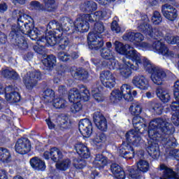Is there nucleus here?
<instances>
[{
    "label": "nucleus",
    "instance_id": "nucleus-26",
    "mask_svg": "<svg viewBox=\"0 0 179 179\" xmlns=\"http://www.w3.org/2000/svg\"><path fill=\"white\" fill-rule=\"evenodd\" d=\"M110 171L117 179H125L127 178V173H125L124 168L117 163L111 164Z\"/></svg>",
    "mask_w": 179,
    "mask_h": 179
},
{
    "label": "nucleus",
    "instance_id": "nucleus-15",
    "mask_svg": "<svg viewBox=\"0 0 179 179\" xmlns=\"http://www.w3.org/2000/svg\"><path fill=\"white\" fill-rule=\"evenodd\" d=\"M38 80H41V72L38 71L29 72L22 78V82L28 90H33L37 86Z\"/></svg>",
    "mask_w": 179,
    "mask_h": 179
},
{
    "label": "nucleus",
    "instance_id": "nucleus-28",
    "mask_svg": "<svg viewBox=\"0 0 179 179\" xmlns=\"http://www.w3.org/2000/svg\"><path fill=\"white\" fill-rule=\"evenodd\" d=\"M155 93L158 99H159V100L162 101V103H164V104L169 103V101L171 100V95H170V92H169L166 88L158 87L156 89Z\"/></svg>",
    "mask_w": 179,
    "mask_h": 179
},
{
    "label": "nucleus",
    "instance_id": "nucleus-23",
    "mask_svg": "<svg viewBox=\"0 0 179 179\" xmlns=\"http://www.w3.org/2000/svg\"><path fill=\"white\" fill-rule=\"evenodd\" d=\"M42 64L45 71L51 72L57 66V57L54 55H48L45 58L42 59Z\"/></svg>",
    "mask_w": 179,
    "mask_h": 179
},
{
    "label": "nucleus",
    "instance_id": "nucleus-44",
    "mask_svg": "<svg viewBox=\"0 0 179 179\" xmlns=\"http://www.w3.org/2000/svg\"><path fill=\"white\" fill-rule=\"evenodd\" d=\"M73 166L77 169V170H82L86 167V161L83 158H77L74 159Z\"/></svg>",
    "mask_w": 179,
    "mask_h": 179
},
{
    "label": "nucleus",
    "instance_id": "nucleus-6",
    "mask_svg": "<svg viewBox=\"0 0 179 179\" xmlns=\"http://www.w3.org/2000/svg\"><path fill=\"white\" fill-rule=\"evenodd\" d=\"M106 14L101 10L96 11L94 13L93 19L92 14H80L73 22V33H87L90 29V23H94L97 20H103Z\"/></svg>",
    "mask_w": 179,
    "mask_h": 179
},
{
    "label": "nucleus",
    "instance_id": "nucleus-50",
    "mask_svg": "<svg viewBox=\"0 0 179 179\" xmlns=\"http://www.w3.org/2000/svg\"><path fill=\"white\" fill-rule=\"evenodd\" d=\"M30 6L34 8V9H41L42 10H45V6L41 4L39 1H32L30 3Z\"/></svg>",
    "mask_w": 179,
    "mask_h": 179
},
{
    "label": "nucleus",
    "instance_id": "nucleus-34",
    "mask_svg": "<svg viewBox=\"0 0 179 179\" xmlns=\"http://www.w3.org/2000/svg\"><path fill=\"white\" fill-rule=\"evenodd\" d=\"M74 78L76 80L86 82L89 78V73L83 69H77L76 71L74 72Z\"/></svg>",
    "mask_w": 179,
    "mask_h": 179
},
{
    "label": "nucleus",
    "instance_id": "nucleus-7",
    "mask_svg": "<svg viewBox=\"0 0 179 179\" xmlns=\"http://www.w3.org/2000/svg\"><path fill=\"white\" fill-rule=\"evenodd\" d=\"M122 64L115 59V58L112 57L108 60H104L102 62V66L106 68V69H110V71H120V75L124 79L128 78L131 75H132V71H138V66H135L134 64L130 63L129 61H127L125 58L122 59Z\"/></svg>",
    "mask_w": 179,
    "mask_h": 179
},
{
    "label": "nucleus",
    "instance_id": "nucleus-48",
    "mask_svg": "<svg viewBox=\"0 0 179 179\" xmlns=\"http://www.w3.org/2000/svg\"><path fill=\"white\" fill-rule=\"evenodd\" d=\"M80 101H76L75 102H71L73 103V106H71V113H79V111H80V110H82V108H83V106L82 105V103H80Z\"/></svg>",
    "mask_w": 179,
    "mask_h": 179
},
{
    "label": "nucleus",
    "instance_id": "nucleus-45",
    "mask_svg": "<svg viewBox=\"0 0 179 179\" xmlns=\"http://www.w3.org/2000/svg\"><path fill=\"white\" fill-rule=\"evenodd\" d=\"M163 18L162 17V15L157 10L154 11L153 15L151 19V22L153 24L157 25L159 23H162Z\"/></svg>",
    "mask_w": 179,
    "mask_h": 179
},
{
    "label": "nucleus",
    "instance_id": "nucleus-21",
    "mask_svg": "<svg viewBox=\"0 0 179 179\" xmlns=\"http://www.w3.org/2000/svg\"><path fill=\"white\" fill-rule=\"evenodd\" d=\"M178 163L176 165V171L173 169L169 168L166 164H162L159 166L160 171H163L162 176L166 179H179V156L178 157Z\"/></svg>",
    "mask_w": 179,
    "mask_h": 179
},
{
    "label": "nucleus",
    "instance_id": "nucleus-14",
    "mask_svg": "<svg viewBox=\"0 0 179 179\" xmlns=\"http://www.w3.org/2000/svg\"><path fill=\"white\" fill-rule=\"evenodd\" d=\"M150 169V164H149V162L146 160L140 159L137 162V169H135L133 167H129L126 171L127 174L130 178L141 179V173H143V174H145V173H148Z\"/></svg>",
    "mask_w": 179,
    "mask_h": 179
},
{
    "label": "nucleus",
    "instance_id": "nucleus-36",
    "mask_svg": "<svg viewBox=\"0 0 179 179\" xmlns=\"http://www.w3.org/2000/svg\"><path fill=\"white\" fill-rule=\"evenodd\" d=\"M73 128V122L69 119H63L59 124V129L65 132Z\"/></svg>",
    "mask_w": 179,
    "mask_h": 179
},
{
    "label": "nucleus",
    "instance_id": "nucleus-30",
    "mask_svg": "<svg viewBox=\"0 0 179 179\" xmlns=\"http://www.w3.org/2000/svg\"><path fill=\"white\" fill-rule=\"evenodd\" d=\"M0 162L1 163H10L12 162V154L8 149L0 148Z\"/></svg>",
    "mask_w": 179,
    "mask_h": 179
},
{
    "label": "nucleus",
    "instance_id": "nucleus-33",
    "mask_svg": "<svg viewBox=\"0 0 179 179\" xmlns=\"http://www.w3.org/2000/svg\"><path fill=\"white\" fill-rule=\"evenodd\" d=\"M6 100L8 103H19L22 96L20 94L16 91L11 92L10 93L5 94Z\"/></svg>",
    "mask_w": 179,
    "mask_h": 179
},
{
    "label": "nucleus",
    "instance_id": "nucleus-31",
    "mask_svg": "<svg viewBox=\"0 0 179 179\" xmlns=\"http://www.w3.org/2000/svg\"><path fill=\"white\" fill-rule=\"evenodd\" d=\"M82 10L87 13H93V12L97 10V3L93 1H86L83 5Z\"/></svg>",
    "mask_w": 179,
    "mask_h": 179
},
{
    "label": "nucleus",
    "instance_id": "nucleus-24",
    "mask_svg": "<svg viewBox=\"0 0 179 179\" xmlns=\"http://www.w3.org/2000/svg\"><path fill=\"white\" fill-rule=\"evenodd\" d=\"M132 83L141 90H147L149 87V81L143 75L135 76L132 80Z\"/></svg>",
    "mask_w": 179,
    "mask_h": 179
},
{
    "label": "nucleus",
    "instance_id": "nucleus-12",
    "mask_svg": "<svg viewBox=\"0 0 179 179\" xmlns=\"http://www.w3.org/2000/svg\"><path fill=\"white\" fill-rule=\"evenodd\" d=\"M89 100H90V91L83 85H81L80 91L78 88H73L69 92V101L70 103L79 101L85 102L89 101Z\"/></svg>",
    "mask_w": 179,
    "mask_h": 179
},
{
    "label": "nucleus",
    "instance_id": "nucleus-52",
    "mask_svg": "<svg viewBox=\"0 0 179 179\" xmlns=\"http://www.w3.org/2000/svg\"><path fill=\"white\" fill-rule=\"evenodd\" d=\"M33 57H34V53L33 52H27L23 55L22 57L24 61H31Z\"/></svg>",
    "mask_w": 179,
    "mask_h": 179
},
{
    "label": "nucleus",
    "instance_id": "nucleus-42",
    "mask_svg": "<svg viewBox=\"0 0 179 179\" xmlns=\"http://www.w3.org/2000/svg\"><path fill=\"white\" fill-rule=\"evenodd\" d=\"M57 58L61 62H71L72 56L65 52H59L57 53Z\"/></svg>",
    "mask_w": 179,
    "mask_h": 179
},
{
    "label": "nucleus",
    "instance_id": "nucleus-55",
    "mask_svg": "<svg viewBox=\"0 0 179 179\" xmlns=\"http://www.w3.org/2000/svg\"><path fill=\"white\" fill-rule=\"evenodd\" d=\"M96 2H98L99 5H103L106 6V5H108L109 2H115V0H95Z\"/></svg>",
    "mask_w": 179,
    "mask_h": 179
},
{
    "label": "nucleus",
    "instance_id": "nucleus-27",
    "mask_svg": "<svg viewBox=\"0 0 179 179\" xmlns=\"http://www.w3.org/2000/svg\"><path fill=\"white\" fill-rule=\"evenodd\" d=\"M31 167L36 171H45L47 169L45 162L40 159L38 157H34L29 161Z\"/></svg>",
    "mask_w": 179,
    "mask_h": 179
},
{
    "label": "nucleus",
    "instance_id": "nucleus-18",
    "mask_svg": "<svg viewBox=\"0 0 179 179\" xmlns=\"http://www.w3.org/2000/svg\"><path fill=\"white\" fill-rule=\"evenodd\" d=\"M78 131L83 138H90L93 134V124L90 119L80 120L78 123Z\"/></svg>",
    "mask_w": 179,
    "mask_h": 179
},
{
    "label": "nucleus",
    "instance_id": "nucleus-63",
    "mask_svg": "<svg viewBox=\"0 0 179 179\" xmlns=\"http://www.w3.org/2000/svg\"><path fill=\"white\" fill-rule=\"evenodd\" d=\"M145 95H146V97H148V99H152L153 97V95L150 92H146Z\"/></svg>",
    "mask_w": 179,
    "mask_h": 179
},
{
    "label": "nucleus",
    "instance_id": "nucleus-2",
    "mask_svg": "<svg viewBox=\"0 0 179 179\" xmlns=\"http://www.w3.org/2000/svg\"><path fill=\"white\" fill-rule=\"evenodd\" d=\"M131 115H134L132 122L134 129H130L125 134L126 142L123 141L117 153L120 157L126 160H131L135 157V150L133 146H140L142 143V137L138 135L142 128H146V124L141 121V114L142 113V106L140 103H132L129 108Z\"/></svg>",
    "mask_w": 179,
    "mask_h": 179
},
{
    "label": "nucleus",
    "instance_id": "nucleus-40",
    "mask_svg": "<svg viewBox=\"0 0 179 179\" xmlns=\"http://www.w3.org/2000/svg\"><path fill=\"white\" fill-rule=\"evenodd\" d=\"M45 3V10L47 12H55L57 10V4L55 0H43Z\"/></svg>",
    "mask_w": 179,
    "mask_h": 179
},
{
    "label": "nucleus",
    "instance_id": "nucleus-47",
    "mask_svg": "<svg viewBox=\"0 0 179 179\" xmlns=\"http://www.w3.org/2000/svg\"><path fill=\"white\" fill-rule=\"evenodd\" d=\"M48 25H47L46 27H41L38 28V37H39V41H41V43H43V41H41V38L42 37H46L47 34H48Z\"/></svg>",
    "mask_w": 179,
    "mask_h": 179
},
{
    "label": "nucleus",
    "instance_id": "nucleus-51",
    "mask_svg": "<svg viewBox=\"0 0 179 179\" xmlns=\"http://www.w3.org/2000/svg\"><path fill=\"white\" fill-rule=\"evenodd\" d=\"M110 29L112 31H115V33H120L121 31V27H120L117 20H113L112 22Z\"/></svg>",
    "mask_w": 179,
    "mask_h": 179
},
{
    "label": "nucleus",
    "instance_id": "nucleus-57",
    "mask_svg": "<svg viewBox=\"0 0 179 179\" xmlns=\"http://www.w3.org/2000/svg\"><path fill=\"white\" fill-rule=\"evenodd\" d=\"M5 93V87L0 85V94H3ZM3 109V105H2V101L0 99V111H2Z\"/></svg>",
    "mask_w": 179,
    "mask_h": 179
},
{
    "label": "nucleus",
    "instance_id": "nucleus-56",
    "mask_svg": "<svg viewBox=\"0 0 179 179\" xmlns=\"http://www.w3.org/2000/svg\"><path fill=\"white\" fill-rule=\"evenodd\" d=\"M0 179H8V172L4 169H0Z\"/></svg>",
    "mask_w": 179,
    "mask_h": 179
},
{
    "label": "nucleus",
    "instance_id": "nucleus-35",
    "mask_svg": "<svg viewBox=\"0 0 179 179\" xmlns=\"http://www.w3.org/2000/svg\"><path fill=\"white\" fill-rule=\"evenodd\" d=\"M2 75L6 78V79H10V80H19L20 79V76L17 73V72L9 69H4L2 71Z\"/></svg>",
    "mask_w": 179,
    "mask_h": 179
},
{
    "label": "nucleus",
    "instance_id": "nucleus-13",
    "mask_svg": "<svg viewBox=\"0 0 179 179\" xmlns=\"http://www.w3.org/2000/svg\"><path fill=\"white\" fill-rule=\"evenodd\" d=\"M173 96L176 101L170 105L172 115V122L175 127H179V80L175 82L173 85Z\"/></svg>",
    "mask_w": 179,
    "mask_h": 179
},
{
    "label": "nucleus",
    "instance_id": "nucleus-3",
    "mask_svg": "<svg viewBox=\"0 0 179 179\" xmlns=\"http://www.w3.org/2000/svg\"><path fill=\"white\" fill-rule=\"evenodd\" d=\"M14 13L17 15V25H12L11 31L8 36L12 44L18 47L20 50L26 51V50H29V44L22 34L28 36L31 40H37L38 38V28L35 27L33 22H24L22 20L23 17L24 19V17L29 16L22 10H15Z\"/></svg>",
    "mask_w": 179,
    "mask_h": 179
},
{
    "label": "nucleus",
    "instance_id": "nucleus-29",
    "mask_svg": "<svg viewBox=\"0 0 179 179\" xmlns=\"http://www.w3.org/2000/svg\"><path fill=\"white\" fill-rule=\"evenodd\" d=\"M108 164V158L103 154H96L94 162V165L96 169L103 170L105 166Z\"/></svg>",
    "mask_w": 179,
    "mask_h": 179
},
{
    "label": "nucleus",
    "instance_id": "nucleus-59",
    "mask_svg": "<svg viewBox=\"0 0 179 179\" xmlns=\"http://www.w3.org/2000/svg\"><path fill=\"white\" fill-rule=\"evenodd\" d=\"M148 3H150V6H157L159 5V0H146Z\"/></svg>",
    "mask_w": 179,
    "mask_h": 179
},
{
    "label": "nucleus",
    "instance_id": "nucleus-54",
    "mask_svg": "<svg viewBox=\"0 0 179 179\" xmlns=\"http://www.w3.org/2000/svg\"><path fill=\"white\" fill-rule=\"evenodd\" d=\"M45 122L49 128V129H54L55 128V124L51 121V118H48L45 120Z\"/></svg>",
    "mask_w": 179,
    "mask_h": 179
},
{
    "label": "nucleus",
    "instance_id": "nucleus-61",
    "mask_svg": "<svg viewBox=\"0 0 179 179\" xmlns=\"http://www.w3.org/2000/svg\"><path fill=\"white\" fill-rule=\"evenodd\" d=\"M91 176L93 177V179L96 178V177H100V173L96 170L92 171Z\"/></svg>",
    "mask_w": 179,
    "mask_h": 179
},
{
    "label": "nucleus",
    "instance_id": "nucleus-49",
    "mask_svg": "<svg viewBox=\"0 0 179 179\" xmlns=\"http://www.w3.org/2000/svg\"><path fill=\"white\" fill-rule=\"evenodd\" d=\"M92 97H94L96 103H103V101H106V96L101 92H96V91H92Z\"/></svg>",
    "mask_w": 179,
    "mask_h": 179
},
{
    "label": "nucleus",
    "instance_id": "nucleus-64",
    "mask_svg": "<svg viewBox=\"0 0 179 179\" xmlns=\"http://www.w3.org/2000/svg\"><path fill=\"white\" fill-rule=\"evenodd\" d=\"M176 0H170L169 2L168 3V5H171H171L176 6Z\"/></svg>",
    "mask_w": 179,
    "mask_h": 179
},
{
    "label": "nucleus",
    "instance_id": "nucleus-32",
    "mask_svg": "<svg viewBox=\"0 0 179 179\" xmlns=\"http://www.w3.org/2000/svg\"><path fill=\"white\" fill-rule=\"evenodd\" d=\"M106 141H107V136L103 132L96 134L92 139L93 143L95 144L96 146H99V149L103 148V143H104Z\"/></svg>",
    "mask_w": 179,
    "mask_h": 179
},
{
    "label": "nucleus",
    "instance_id": "nucleus-41",
    "mask_svg": "<svg viewBox=\"0 0 179 179\" xmlns=\"http://www.w3.org/2000/svg\"><path fill=\"white\" fill-rule=\"evenodd\" d=\"M101 57L105 59V61H108L114 57V52H113V50L111 49L102 48L101 50Z\"/></svg>",
    "mask_w": 179,
    "mask_h": 179
},
{
    "label": "nucleus",
    "instance_id": "nucleus-62",
    "mask_svg": "<svg viewBox=\"0 0 179 179\" xmlns=\"http://www.w3.org/2000/svg\"><path fill=\"white\" fill-rule=\"evenodd\" d=\"M106 48H108V50H111L113 47V43H111V42H106Z\"/></svg>",
    "mask_w": 179,
    "mask_h": 179
},
{
    "label": "nucleus",
    "instance_id": "nucleus-19",
    "mask_svg": "<svg viewBox=\"0 0 179 179\" xmlns=\"http://www.w3.org/2000/svg\"><path fill=\"white\" fill-rule=\"evenodd\" d=\"M99 79L103 86L106 87V89L111 90L113 88L115 87L116 79L113 73L110 71H102L100 74Z\"/></svg>",
    "mask_w": 179,
    "mask_h": 179
},
{
    "label": "nucleus",
    "instance_id": "nucleus-22",
    "mask_svg": "<svg viewBox=\"0 0 179 179\" xmlns=\"http://www.w3.org/2000/svg\"><path fill=\"white\" fill-rule=\"evenodd\" d=\"M93 122L95 126L99 131L106 132L108 128L107 123V119L104 117V115L99 112H95L93 116Z\"/></svg>",
    "mask_w": 179,
    "mask_h": 179
},
{
    "label": "nucleus",
    "instance_id": "nucleus-43",
    "mask_svg": "<svg viewBox=\"0 0 179 179\" xmlns=\"http://www.w3.org/2000/svg\"><path fill=\"white\" fill-rule=\"evenodd\" d=\"M151 106L152 107V110L155 111L157 115H162V114H163L164 107H163V104H162V103L153 102Z\"/></svg>",
    "mask_w": 179,
    "mask_h": 179
},
{
    "label": "nucleus",
    "instance_id": "nucleus-8",
    "mask_svg": "<svg viewBox=\"0 0 179 179\" xmlns=\"http://www.w3.org/2000/svg\"><path fill=\"white\" fill-rule=\"evenodd\" d=\"M139 68H144L145 72L149 73L150 76V79L157 86H162L163 82L166 78H167V73L163 70V69L155 66V64L150 63V61L148 58H143L141 64L138 65Z\"/></svg>",
    "mask_w": 179,
    "mask_h": 179
},
{
    "label": "nucleus",
    "instance_id": "nucleus-60",
    "mask_svg": "<svg viewBox=\"0 0 179 179\" xmlns=\"http://www.w3.org/2000/svg\"><path fill=\"white\" fill-rule=\"evenodd\" d=\"M136 155L138 156V157H139V159H143V157H145V151L142 150H138L136 152Z\"/></svg>",
    "mask_w": 179,
    "mask_h": 179
},
{
    "label": "nucleus",
    "instance_id": "nucleus-17",
    "mask_svg": "<svg viewBox=\"0 0 179 179\" xmlns=\"http://www.w3.org/2000/svg\"><path fill=\"white\" fill-rule=\"evenodd\" d=\"M43 159L45 160H51L54 163H59L64 159V152L57 147H52L49 151L43 152Z\"/></svg>",
    "mask_w": 179,
    "mask_h": 179
},
{
    "label": "nucleus",
    "instance_id": "nucleus-20",
    "mask_svg": "<svg viewBox=\"0 0 179 179\" xmlns=\"http://www.w3.org/2000/svg\"><path fill=\"white\" fill-rule=\"evenodd\" d=\"M161 12L164 17L167 19V20H169V22H174V20L178 17V11L177 10V8L169 3L162 5Z\"/></svg>",
    "mask_w": 179,
    "mask_h": 179
},
{
    "label": "nucleus",
    "instance_id": "nucleus-11",
    "mask_svg": "<svg viewBox=\"0 0 179 179\" xmlns=\"http://www.w3.org/2000/svg\"><path fill=\"white\" fill-rule=\"evenodd\" d=\"M110 101L115 103L124 99L126 101H132V87L128 84H123L120 90H115L110 93Z\"/></svg>",
    "mask_w": 179,
    "mask_h": 179
},
{
    "label": "nucleus",
    "instance_id": "nucleus-39",
    "mask_svg": "<svg viewBox=\"0 0 179 179\" xmlns=\"http://www.w3.org/2000/svg\"><path fill=\"white\" fill-rule=\"evenodd\" d=\"M56 71L57 75H61V76L64 73H72V72H73V71H72V67L64 64L57 66Z\"/></svg>",
    "mask_w": 179,
    "mask_h": 179
},
{
    "label": "nucleus",
    "instance_id": "nucleus-1",
    "mask_svg": "<svg viewBox=\"0 0 179 179\" xmlns=\"http://www.w3.org/2000/svg\"><path fill=\"white\" fill-rule=\"evenodd\" d=\"M176 132V129L171 123H169L166 119L157 117L151 120L148 125V145L146 150L150 157L157 159L160 157V149L159 144L156 142L163 141V135H165L166 142V146L169 148H176L177 146V140L173 136Z\"/></svg>",
    "mask_w": 179,
    "mask_h": 179
},
{
    "label": "nucleus",
    "instance_id": "nucleus-16",
    "mask_svg": "<svg viewBox=\"0 0 179 179\" xmlns=\"http://www.w3.org/2000/svg\"><path fill=\"white\" fill-rule=\"evenodd\" d=\"M15 149L19 155H27L31 152V141L28 138L22 137L17 141Z\"/></svg>",
    "mask_w": 179,
    "mask_h": 179
},
{
    "label": "nucleus",
    "instance_id": "nucleus-38",
    "mask_svg": "<svg viewBox=\"0 0 179 179\" xmlns=\"http://www.w3.org/2000/svg\"><path fill=\"white\" fill-rule=\"evenodd\" d=\"M71 166V159H66L61 162H57L56 169L59 171H66Z\"/></svg>",
    "mask_w": 179,
    "mask_h": 179
},
{
    "label": "nucleus",
    "instance_id": "nucleus-53",
    "mask_svg": "<svg viewBox=\"0 0 179 179\" xmlns=\"http://www.w3.org/2000/svg\"><path fill=\"white\" fill-rule=\"evenodd\" d=\"M8 41V37L5 34L0 31V44H6Z\"/></svg>",
    "mask_w": 179,
    "mask_h": 179
},
{
    "label": "nucleus",
    "instance_id": "nucleus-5",
    "mask_svg": "<svg viewBox=\"0 0 179 179\" xmlns=\"http://www.w3.org/2000/svg\"><path fill=\"white\" fill-rule=\"evenodd\" d=\"M123 40L125 41H130L131 43H134L136 45H139L140 47H143L148 50H155L156 52L160 55H163L166 58H174V52L170 50L169 47L166 44L160 41H155L152 44L148 43L146 42H143L145 40V36L141 32H126L123 36ZM143 42V43H142Z\"/></svg>",
    "mask_w": 179,
    "mask_h": 179
},
{
    "label": "nucleus",
    "instance_id": "nucleus-58",
    "mask_svg": "<svg viewBox=\"0 0 179 179\" xmlns=\"http://www.w3.org/2000/svg\"><path fill=\"white\" fill-rule=\"evenodd\" d=\"M8 10V5L6 3H0V12H6Z\"/></svg>",
    "mask_w": 179,
    "mask_h": 179
},
{
    "label": "nucleus",
    "instance_id": "nucleus-46",
    "mask_svg": "<svg viewBox=\"0 0 179 179\" xmlns=\"http://www.w3.org/2000/svg\"><path fill=\"white\" fill-rule=\"evenodd\" d=\"M43 97L46 99L47 101H51V99L55 97V92L51 89H47L43 92Z\"/></svg>",
    "mask_w": 179,
    "mask_h": 179
},
{
    "label": "nucleus",
    "instance_id": "nucleus-9",
    "mask_svg": "<svg viewBox=\"0 0 179 179\" xmlns=\"http://www.w3.org/2000/svg\"><path fill=\"white\" fill-rule=\"evenodd\" d=\"M106 31V27L101 22L94 23L92 32H89L87 40L89 48L97 51L104 45V41L99 34H102Z\"/></svg>",
    "mask_w": 179,
    "mask_h": 179
},
{
    "label": "nucleus",
    "instance_id": "nucleus-10",
    "mask_svg": "<svg viewBox=\"0 0 179 179\" xmlns=\"http://www.w3.org/2000/svg\"><path fill=\"white\" fill-rule=\"evenodd\" d=\"M115 51L121 55H125L127 59H131L134 64H136L134 66H137V70L139 69L140 64H142L143 59L141 57V54L131 47L129 44H124L121 42H118L115 45Z\"/></svg>",
    "mask_w": 179,
    "mask_h": 179
},
{
    "label": "nucleus",
    "instance_id": "nucleus-37",
    "mask_svg": "<svg viewBox=\"0 0 179 179\" xmlns=\"http://www.w3.org/2000/svg\"><path fill=\"white\" fill-rule=\"evenodd\" d=\"M68 102H66V100L62 97L55 98L53 99V107L56 108L57 110H61V108H66V104Z\"/></svg>",
    "mask_w": 179,
    "mask_h": 179
},
{
    "label": "nucleus",
    "instance_id": "nucleus-4",
    "mask_svg": "<svg viewBox=\"0 0 179 179\" xmlns=\"http://www.w3.org/2000/svg\"><path fill=\"white\" fill-rule=\"evenodd\" d=\"M48 27L52 31H49L46 36H43L41 41L45 43L46 47H54L58 45V50H66L69 45V38L64 36V27L62 24L52 20L48 24Z\"/></svg>",
    "mask_w": 179,
    "mask_h": 179
},
{
    "label": "nucleus",
    "instance_id": "nucleus-25",
    "mask_svg": "<svg viewBox=\"0 0 179 179\" xmlns=\"http://www.w3.org/2000/svg\"><path fill=\"white\" fill-rule=\"evenodd\" d=\"M74 149L80 157L83 159H89L90 157V150L85 144L82 143H76Z\"/></svg>",
    "mask_w": 179,
    "mask_h": 179
}]
</instances>
